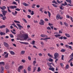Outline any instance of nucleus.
Returning <instances> with one entry per match:
<instances>
[{"label":"nucleus","instance_id":"obj_56","mask_svg":"<svg viewBox=\"0 0 73 73\" xmlns=\"http://www.w3.org/2000/svg\"><path fill=\"white\" fill-rule=\"evenodd\" d=\"M10 36L11 37V38H13V35H12V34H10Z\"/></svg>","mask_w":73,"mask_h":73},{"label":"nucleus","instance_id":"obj_44","mask_svg":"<svg viewBox=\"0 0 73 73\" xmlns=\"http://www.w3.org/2000/svg\"><path fill=\"white\" fill-rule=\"evenodd\" d=\"M8 53H7L6 55H5V58H8Z\"/></svg>","mask_w":73,"mask_h":73},{"label":"nucleus","instance_id":"obj_35","mask_svg":"<svg viewBox=\"0 0 73 73\" xmlns=\"http://www.w3.org/2000/svg\"><path fill=\"white\" fill-rule=\"evenodd\" d=\"M69 68V65L67 64L66 66L65 69H68Z\"/></svg>","mask_w":73,"mask_h":73},{"label":"nucleus","instance_id":"obj_4","mask_svg":"<svg viewBox=\"0 0 73 73\" xmlns=\"http://www.w3.org/2000/svg\"><path fill=\"white\" fill-rule=\"evenodd\" d=\"M1 12H2V14L4 16H5V15L6 13H7V11H5L4 10L3 11L2 10Z\"/></svg>","mask_w":73,"mask_h":73},{"label":"nucleus","instance_id":"obj_12","mask_svg":"<svg viewBox=\"0 0 73 73\" xmlns=\"http://www.w3.org/2000/svg\"><path fill=\"white\" fill-rule=\"evenodd\" d=\"M12 13L14 16H16L17 14V11H15V13H14V12H12Z\"/></svg>","mask_w":73,"mask_h":73},{"label":"nucleus","instance_id":"obj_52","mask_svg":"<svg viewBox=\"0 0 73 73\" xmlns=\"http://www.w3.org/2000/svg\"><path fill=\"white\" fill-rule=\"evenodd\" d=\"M64 56L62 55V56L61 60H64Z\"/></svg>","mask_w":73,"mask_h":73},{"label":"nucleus","instance_id":"obj_1","mask_svg":"<svg viewBox=\"0 0 73 73\" xmlns=\"http://www.w3.org/2000/svg\"><path fill=\"white\" fill-rule=\"evenodd\" d=\"M23 37L24 40H26L28 38V35L27 34H24L23 35Z\"/></svg>","mask_w":73,"mask_h":73},{"label":"nucleus","instance_id":"obj_7","mask_svg":"<svg viewBox=\"0 0 73 73\" xmlns=\"http://www.w3.org/2000/svg\"><path fill=\"white\" fill-rule=\"evenodd\" d=\"M3 44L5 47H7L8 48V47H9V44L7 42H4L3 43Z\"/></svg>","mask_w":73,"mask_h":73},{"label":"nucleus","instance_id":"obj_5","mask_svg":"<svg viewBox=\"0 0 73 73\" xmlns=\"http://www.w3.org/2000/svg\"><path fill=\"white\" fill-rule=\"evenodd\" d=\"M58 38H59V39H61L62 40L63 39H63H64V40H66V39H67V38H66L65 36H64L63 37V36H62L59 37Z\"/></svg>","mask_w":73,"mask_h":73},{"label":"nucleus","instance_id":"obj_39","mask_svg":"<svg viewBox=\"0 0 73 73\" xmlns=\"http://www.w3.org/2000/svg\"><path fill=\"white\" fill-rule=\"evenodd\" d=\"M47 12L48 13V15L49 17H50V16L51 15V14H50V13L49 11H48Z\"/></svg>","mask_w":73,"mask_h":73},{"label":"nucleus","instance_id":"obj_2","mask_svg":"<svg viewBox=\"0 0 73 73\" xmlns=\"http://www.w3.org/2000/svg\"><path fill=\"white\" fill-rule=\"evenodd\" d=\"M56 18L57 20H58V19H60V20H62V19H63V17H61V16L60 14H58L56 15Z\"/></svg>","mask_w":73,"mask_h":73},{"label":"nucleus","instance_id":"obj_53","mask_svg":"<svg viewBox=\"0 0 73 73\" xmlns=\"http://www.w3.org/2000/svg\"><path fill=\"white\" fill-rule=\"evenodd\" d=\"M73 56V53L72 54H71L70 56V58H72V57Z\"/></svg>","mask_w":73,"mask_h":73},{"label":"nucleus","instance_id":"obj_59","mask_svg":"<svg viewBox=\"0 0 73 73\" xmlns=\"http://www.w3.org/2000/svg\"><path fill=\"white\" fill-rule=\"evenodd\" d=\"M4 17V15H3L2 14H0V17Z\"/></svg>","mask_w":73,"mask_h":73},{"label":"nucleus","instance_id":"obj_9","mask_svg":"<svg viewBox=\"0 0 73 73\" xmlns=\"http://www.w3.org/2000/svg\"><path fill=\"white\" fill-rule=\"evenodd\" d=\"M44 21L42 19H41L40 20V23H39V24L40 25H44Z\"/></svg>","mask_w":73,"mask_h":73},{"label":"nucleus","instance_id":"obj_13","mask_svg":"<svg viewBox=\"0 0 73 73\" xmlns=\"http://www.w3.org/2000/svg\"><path fill=\"white\" fill-rule=\"evenodd\" d=\"M59 56V54H58L57 53H55V59H56L57 57H58V56Z\"/></svg>","mask_w":73,"mask_h":73},{"label":"nucleus","instance_id":"obj_46","mask_svg":"<svg viewBox=\"0 0 73 73\" xmlns=\"http://www.w3.org/2000/svg\"><path fill=\"white\" fill-rule=\"evenodd\" d=\"M28 59L29 60L31 61V57L30 56H28Z\"/></svg>","mask_w":73,"mask_h":73},{"label":"nucleus","instance_id":"obj_61","mask_svg":"<svg viewBox=\"0 0 73 73\" xmlns=\"http://www.w3.org/2000/svg\"><path fill=\"white\" fill-rule=\"evenodd\" d=\"M70 65L71 66H73V63H72V62H71L70 63Z\"/></svg>","mask_w":73,"mask_h":73},{"label":"nucleus","instance_id":"obj_27","mask_svg":"<svg viewBox=\"0 0 73 73\" xmlns=\"http://www.w3.org/2000/svg\"><path fill=\"white\" fill-rule=\"evenodd\" d=\"M55 36L57 38H59V37H60V36H61V35L58 34L57 35H55Z\"/></svg>","mask_w":73,"mask_h":73},{"label":"nucleus","instance_id":"obj_11","mask_svg":"<svg viewBox=\"0 0 73 73\" xmlns=\"http://www.w3.org/2000/svg\"><path fill=\"white\" fill-rule=\"evenodd\" d=\"M40 36L42 37L43 38H45V37H47V36L45 34H42L40 35Z\"/></svg>","mask_w":73,"mask_h":73},{"label":"nucleus","instance_id":"obj_28","mask_svg":"<svg viewBox=\"0 0 73 73\" xmlns=\"http://www.w3.org/2000/svg\"><path fill=\"white\" fill-rule=\"evenodd\" d=\"M6 27V26H5V25H3L0 26V28L2 29V28H5Z\"/></svg>","mask_w":73,"mask_h":73},{"label":"nucleus","instance_id":"obj_40","mask_svg":"<svg viewBox=\"0 0 73 73\" xmlns=\"http://www.w3.org/2000/svg\"><path fill=\"white\" fill-rule=\"evenodd\" d=\"M48 61H50V62H52L53 61V59H51L50 58L49 59H48Z\"/></svg>","mask_w":73,"mask_h":73},{"label":"nucleus","instance_id":"obj_18","mask_svg":"<svg viewBox=\"0 0 73 73\" xmlns=\"http://www.w3.org/2000/svg\"><path fill=\"white\" fill-rule=\"evenodd\" d=\"M23 5H24V6H25V7H27V6H29V5L26 3H23Z\"/></svg>","mask_w":73,"mask_h":73},{"label":"nucleus","instance_id":"obj_22","mask_svg":"<svg viewBox=\"0 0 73 73\" xmlns=\"http://www.w3.org/2000/svg\"><path fill=\"white\" fill-rule=\"evenodd\" d=\"M12 25L14 26V27H15L16 28H17V29H19V28H18V27H17V26H16V25H15V23H13V24H12Z\"/></svg>","mask_w":73,"mask_h":73},{"label":"nucleus","instance_id":"obj_42","mask_svg":"<svg viewBox=\"0 0 73 73\" xmlns=\"http://www.w3.org/2000/svg\"><path fill=\"white\" fill-rule=\"evenodd\" d=\"M36 6V4H33L32 5V8H35V7Z\"/></svg>","mask_w":73,"mask_h":73},{"label":"nucleus","instance_id":"obj_25","mask_svg":"<svg viewBox=\"0 0 73 73\" xmlns=\"http://www.w3.org/2000/svg\"><path fill=\"white\" fill-rule=\"evenodd\" d=\"M41 70V68H40V67H38V69L37 70V72H40Z\"/></svg>","mask_w":73,"mask_h":73},{"label":"nucleus","instance_id":"obj_55","mask_svg":"<svg viewBox=\"0 0 73 73\" xmlns=\"http://www.w3.org/2000/svg\"><path fill=\"white\" fill-rule=\"evenodd\" d=\"M6 17L5 16V17H2V19L3 20H5L6 19Z\"/></svg>","mask_w":73,"mask_h":73},{"label":"nucleus","instance_id":"obj_43","mask_svg":"<svg viewBox=\"0 0 73 73\" xmlns=\"http://www.w3.org/2000/svg\"><path fill=\"white\" fill-rule=\"evenodd\" d=\"M14 22L15 23H20V22L14 20Z\"/></svg>","mask_w":73,"mask_h":73},{"label":"nucleus","instance_id":"obj_24","mask_svg":"<svg viewBox=\"0 0 73 73\" xmlns=\"http://www.w3.org/2000/svg\"><path fill=\"white\" fill-rule=\"evenodd\" d=\"M16 25H17L19 27H20V28H23V27L22 26H21L20 24L17 23Z\"/></svg>","mask_w":73,"mask_h":73},{"label":"nucleus","instance_id":"obj_50","mask_svg":"<svg viewBox=\"0 0 73 73\" xmlns=\"http://www.w3.org/2000/svg\"><path fill=\"white\" fill-rule=\"evenodd\" d=\"M50 38H44V40L46 41V40H48V39H50Z\"/></svg>","mask_w":73,"mask_h":73},{"label":"nucleus","instance_id":"obj_63","mask_svg":"<svg viewBox=\"0 0 73 73\" xmlns=\"http://www.w3.org/2000/svg\"><path fill=\"white\" fill-rule=\"evenodd\" d=\"M42 9H43L42 8L40 9V11L41 12H43V11H42Z\"/></svg>","mask_w":73,"mask_h":73},{"label":"nucleus","instance_id":"obj_62","mask_svg":"<svg viewBox=\"0 0 73 73\" xmlns=\"http://www.w3.org/2000/svg\"><path fill=\"white\" fill-rule=\"evenodd\" d=\"M47 29H48L49 30H50L51 29H50V28L49 27H47Z\"/></svg>","mask_w":73,"mask_h":73},{"label":"nucleus","instance_id":"obj_54","mask_svg":"<svg viewBox=\"0 0 73 73\" xmlns=\"http://www.w3.org/2000/svg\"><path fill=\"white\" fill-rule=\"evenodd\" d=\"M72 47L71 46H68V48H69V49H72Z\"/></svg>","mask_w":73,"mask_h":73},{"label":"nucleus","instance_id":"obj_17","mask_svg":"<svg viewBox=\"0 0 73 73\" xmlns=\"http://www.w3.org/2000/svg\"><path fill=\"white\" fill-rule=\"evenodd\" d=\"M9 52L11 54H12V55H14L15 54V52L13 51H10Z\"/></svg>","mask_w":73,"mask_h":73},{"label":"nucleus","instance_id":"obj_47","mask_svg":"<svg viewBox=\"0 0 73 73\" xmlns=\"http://www.w3.org/2000/svg\"><path fill=\"white\" fill-rule=\"evenodd\" d=\"M36 63V61L35 60L33 61V65H34V66L35 65V64Z\"/></svg>","mask_w":73,"mask_h":73},{"label":"nucleus","instance_id":"obj_60","mask_svg":"<svg viewBox=\"0 0 73 73\" xmlns=\"http://www.w3.org/2000/svg\"><path fill=\"white\" fill-rule=\"evenodd\" d=\"M31 14L32 15H34V11H32V13H31Z\"/></svg>","mask_w":73,"mask_h":73},{"label":"nucleus","instance_id":"obj_20","mask_svg":"<svg viewBox=\"0 0 73 73\" xmlns=\"http://www.w3.org/2000/svg\"><path fill=\"white\" fill-rule=\"evenodd\" d=\"M65 35L67 37H70V35L69 34H68V33H65Z\"/></svg>","mask_w":73,"mask_h":73},{"label":"nucleus","instance_id":"obj_21","mask_svg":"<svg viewBox=\"0 0 73 73\" xmlns=\"http://www.w3.org/2000/svg\"><path fill=\"white\" fill-rule=\"evenodd\" d=\"M0 35H1V36H3V35H5V33L1 32L0 33Z\"/></svg>","mask_w":73,"mask_h":73},{"label":"nucleus","instance_id":"obj_15","mask_svg":"<svg viewBox=\"0 0 73 73\" xmlns=\"http://www.w3.org/2000/svg\"><path fill=\"white\" fill-rule=\"evenodd\" d=\"M48 25L49 26H50L51 29H53V24L50 23H48Z\"/></svg>","mask_w":73,"mask_h":73},{"label":"nucleus","instance_id":"obj_6","mask_svg":"<svg viewBox=\"0 0 73 73\" xmlns=\"http://www.w3.org/2000/svg\"><path fill=\"white\" fill-rule=\"evenodd\" d=\"M48 69H49V70H52L53 72H54V68L52 67V66H50V67Z\"/></svg>","mask_w":73,"mask_h":73},{"label":"nucleus","instance_id":"obj_8","mask_svg":"<svg viewBox=\"0 0 73 73\" xmlns=\"http://www.w3.org/2000/svg\"><path fill=\"white\" fill-rule=\"evenodd\" d=\"M9 8L11 9H15V8H17V6H9Z\"/></svg>","mask_w":73,"mask_h":73},{"label":"nucleus","instance_id":"obj_34","mask_svg":"<svg viewBox=\"0 0 73 73\" xmlns=\"http://www.w3.org/2000/svg\"><path fill=\"white\" fill-rule=\"evenodd\" d=\"M10 32L9 30L7 28H6V33H8V32Z\"/></svg>","mask_w":73,"mask_h":73},{"label":"nucleus","instance_id":"obj_31","mask_svg":"<svg viewBox=\"0 0 73 73\" xmlns=\"http://www.w3.org/2000/svg\"><path fill=\"white\" fill-rule=\"evenodd\" d=\"M35 41L33 40L31 42V44H32V45H35Z\"/></svg>","mask_w":73,"mask_h":73},{"label":"nucleus","instance_id":"obj_57","mask_svg":"<svg viewBox=\"0 0 73 73\" xmlns=\"http://www.w3.org/2000/svg\"><path fill=\"white\" fill-rule=\"evenodd\" d=\"M73 59V58H71L70 60L68 62H71V61H72V60Z\"/></svg>","mask_w":73,"mask_h":73},{"label":"nucleus","instance_id":"obj_58","mask_svg":"<svg viewBox=\"0 0 73 73\" xmlns=\"http://www.w3.org/2000/svg\"><path fill=\"white\" fill-rule=\"evenodd\" d=\"M36 7L37 8H40V6L38 5H36Z\"/></svg>","mask_w":73,"mask_h":73},{"label":"nucleus","instance_id":"obj_14","mask_svg":"<svg viewBox=\"0 0 73 73\" xmlns=\"http://www.w3.org/2000/svg\"><path fill=\"white\" fill-rule=\"evenodd\" d=\"M19 42L21 43V44H25V45H28L29 44V43L27 42H23L20 41H19Z\"/></svg>","mask_w":73,"mask_h":73},{"label":"nucleus","instance_id":"obj_45","mask_svg":"<svg viewBox=\"0 0 73 73\" xmlns=\"http://www.w3.org/2000/svg\"><path fill=\"white\" fill-rule=\"evenodd\" d=\"M47 64H48V66H49L50 67V66H51L50 65L51 64H52V63H48Z\"/></svg>","mask_w":73,"mask_h":73},{"label":"nucleus","instance_id":"obj_33","mask_svg":"<svg viewBox=\"0 0 73 73\" xmlns=\"http://www.w3.org/2000/svg\"><path fill=\"white\" fill-rule=\"evenodd\" d=\"M7 9H8V11L9 12L11 13V10H10V9H9V7H7Z\"/></svg>","mask_w":73,"mask_h":73},{"label":"nucleus","instance_id":"obj_19","mask_svg":"<svg viewBox=\"0 0 73 73\" xmlns=\"http://www.w3.org/2000/svg\"><path fill=\"white\" fill-rule=\"evenodd\" d=\"M65 0L68 3L69 2V3L70 4H72V0Z\"/></svg>","mask_w":73,"mask_h":73},{"label":"nucleus","instance_id":"obj_23","mask_svg":"<svg viewBox=\"0 0 73 73\" xmlns=\"http://www.w3.org/2000/svg\"><path fill=\"white\" fill-rule=\"evenodd\" d=\"M25 51L22 50L21 51V54L22 55H23V54H24V53H25Z\"/></svg>","mask_w":73,"mask_h":73},{"label":"nucleus","instance_id":"obj_48","mask_svg":"<svg viewBox=\"0 0 73 73\" xmlns=\"http://www.w3.org/2000/svg\"><path fill=\"white\" fill-rule=\"evenodd\" d=\"M70 16L68 15H66V17L67 18V19H70Z\"/></svg>","mask_w":73,"mask_h":73},{"label":"nucleus","instance_id":"obj_41","mask_svg":"<svg viewBox=\"0 0 73 73\" xmlns=\"http://www.w3.org/2000/svg\"><path fill=\"white\" fill-rule=\"evenodd\" d=\"M22 20H23V21H24V22H25L26 23H27V21L25 19L23 18Z\"/></svg>","mask_w":73,"mask_h":73},{"label":"nucleus","instance_id":"obj_30","mask_svg":"<svg viewBox=\"0 0 73 73\" xmlns=\"http://www.w3.org/2000/svg\"><path fill=\"white\" fill-rule=\"evenodd\" d=\"M48 55L49 57H51V58H52V57H53V56L52 55H51V54H50V53H48Z\"/></svg>","mask_w":73,"mask_h":73},{"label":"nucleus","instance_id":"obj_49","mask_svg":"<svg viewBox=\"0 0 73 73\" xmlns=\"http://www.w3.org/2000/svg\"><path fill=\"white\" fill-rule=\"evenodd\" d=\"M16 11H20V9H19V8H16L15 9Z\"/></svg>","mask_w":73,"mask_h":73},{"label":"nucleus","instance_id":"obj_64","mask_svg":"<svg viewBox=\"0 0 73 73\" xmlns=\"http://www.w3.org/2000/svg\"><path fill=\"white\" fill-rule=\"evenodd\" d=\"M58 61V59H56L55 61V62L57 63V61Z\"/></svg>","mask_w":73,"mask_h":73},{"label":"nucleus","instance_id":"obj_10","mask_svg":"<svg viewBox=\"0 0 73 73\" xmlns=\"http://www.w3.org/2000/svg\"><path fill=\"white\" fill-rule=\"evenodd\" d=\"M0 8L2 10H4V9H6V7L5 6H3L2 7L0 6Z\"/></svg>","mask_w":73,"mask_h":73},{"label":"nucleus","instance_id":"obj_38","mask_svg":"<svg viewBox=\"0 0 73 73\" xmlns=\"http://www.w3.org/2000/svg\"><path fill=\"white\" fill-rule=\"evenodd\" d=\"M0 64L1 65H5V63L3 62H0Z\"/></svg>","mask_w":73,"mask_h":73},{"label":"nucleus","instance_id":"obj_32","mask_svg":"<svg viewBox=\"0 0 73 73\" xmlns=\"http://www.w3.org/2000/svg\"><path fill=\"white\" fill-rule=\"evenodd\" d=\"M66 51V49H62L60 50V52H65Z\"/></svg>","mask_w":73,"mask_h":73},{"label":"nucleus","instance_id":"obj_36","mask_svg":"<svg viewBox=\"0 0 73 73\" xmlns=\"http://www.w3.org/2000/svg\"><path fill=\"white\" fill-rule=\"evenodd\" d=\"M64 24L65 25V26H66V27H68V23H66V22H64Z\"/></svg>","mask_w":73,"mask_h":73},{"label":"nucleus","instance_id":"obj_51","mask_svg":"<svg viewBox=\"0 0 73 73\" xmlns=\"http://www.w3.org/2000/svg\"><path fill=\"white\" fill-rule=\"evenodd\" d=\"M21 61L23 63H24V62H25L26 61L25 60H22Z\"/></svg>","mask_w":73,"mask_h":73},{"label":"nucleus","instance_id":"obj_29","mask_svg":"<svg viewBox=\"0 0 73 73\" xmlns=\"http://www.w3.org/2000/svg\"><path fill=\"white\" fill-rule=\"evenodd\" d=\"M1 72L3 73V71L4 70V68L3 67H1Z\"/></svg>","mask_w":73,"mask_h":73},{"label":"nucleus","instance_id":"obj_3","mask_svg":"<svg viewBox=\"0 0 73 73\" xmlns=\"http://www.w3.org/2000/svg\"><path fill=\"white\" fill-rule=\"evenodd\" d=\"M24 68V66L23 65L20 66L18 68V71L20 72L21 71V70L22 69Z\"/></svg>","mask_w":73,"mask_h":73},{"label":"nucleus","instance_id":"obj_26","mask_svg":"<svg viewBox=\"0 0 73 73\" xmlns=\"http://www.w3.org/2000/svg\"><path fill=\"white\" fill-rule=\"evenodd\" d=\"M31 66H29L28 68V71H31Z\"/></svg>","mask_w":73,"mask_h":73},{"label":"nucleus","instance_id":"obj_16","mask_svg":"<svg viewBox=\"0 0 73 73\" xmlns=\"http://www.w3.org/2000/svg\"><path fill=\"white\" fill-rule=\"evenodd\" d=\"M5 68L6 69H8L9 68V65L8 64L6 65L5 66Z\"/></svg>","mask_w":73,"mask_h":73},{"label":"nucleus","instance_id":"obj_37","mask_svg":"<svg viewBox=\"0 0 73 73\" xmlns=\"http://www.w3.org/2000/svg\"><path fill=\"white\" fill-rule=\"evenodd\" d=\"M12 4L14 5H17V3L15 1H13L12 3Z\"/></svg>","mask_w":73,"mask_h":73}]
</instances>
